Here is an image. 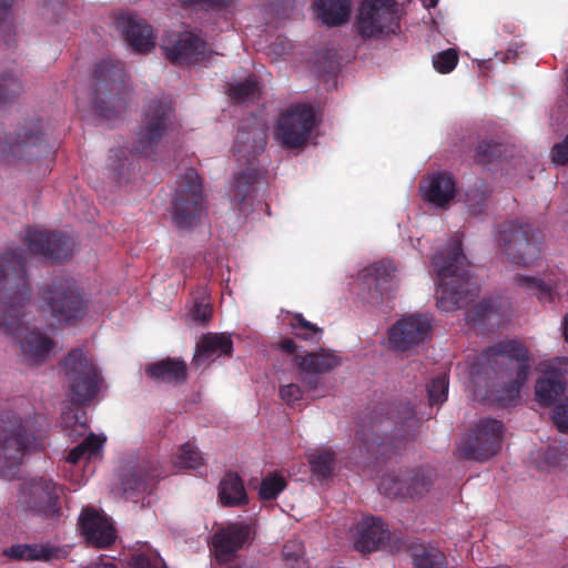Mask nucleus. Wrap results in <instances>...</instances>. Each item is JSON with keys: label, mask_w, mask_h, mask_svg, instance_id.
Listing matches in <instances>:
<instances>
[{"label": "nucleus", "mask_w": 568, "mask_h": 568, "mask_svg": "<svg viewBox=\"0 0 568 568\" xmlns=\"http://www.w3.org/2000/svg\"><path fill=\"white\" fill-rule=\"evenodd\" d=\"M36 425V418H22L13 412L3 414L0 426V475L2 477L13 475L27 453L43 447Z\"/></svg>", "instance_id": "6"}, {"label": "nucleus", "mask_w": 568, "mask_h": 568, "mask_svg": "<svg viewBox=\"0 0 568 568\" xmlns=\"http://www.w3.org/2000/svg\"><path fill=\"white\" fill-rule=\"evenodd\" d=\"M72 404L85 406L97 397L104 382L101 372L82 348L71 349L60 363Z\"/></svg>", "instance_id": "9"}, {"label": "nucleus", "mask_w": 568, "mask_h": 568, "mask_svg": "<svg viewBox=\"0 0 568 568\" xmlns=\"http://www.w3.org/2000/svg\"><path fill=\"white\" fill-rule=\"evenodd\" d=\"M493 305L490 301H481L473 306V308L467 313L468 322H481L486 318L488 313L491 311Z\"/></svg>", "instance_id": "54"}, {"label": "nucleus", "mask_w": 568, "mask_h": 568, "mask_svg": "<svg viewBox=\"0 0 568 568\" xmlns=\"http://www.w3.org/2000/svg\"><path fill=\"white\" fill-rule=\"evenodd\" d=\"M209 52L207 43L193 32L179 37L172 48L168 49V58L175 64H194L203 60Z\"/></svg>", "instance_id": "24"}, {"label": "nucleus", "mask_w": 568, "mask_h": 568, "mask_svg": "<svg viewBox=\"0 0 568 568\" xmlns=\"http://www.w3.org/2000/svg\"><path fill=\"white\" fill-rule=\"evenodd\" d=\"M432 477L423 468L405 470V498H415L429 490Z\"/></svg>", "instance_id": "36"}, {"label": "nucleus", "mask_w": 568, "mask_h": 568, "mask_svg": "<svg viewBox=\"0 0 568 568\" xmlns=\"http://www.w3.org/2000/svg\"><path fill=\"white\" fill-rule=\"evenodd\" d=\"M503 144L494 141H483L475 149V161L479 164H490L497 161L503 153Z\"/></svg>", "instance_id": "44"}, {"label": "nucleus", "mask_w": 568, "mask_h": 568, "mask_svg": "<svg viewBox=\"0 0 568 568\" xmlns=\"http://www.w3.org/2000/svg\"><path fill=\"white\" fill-rule=\"evenodd\" d=\"M287 487L286 479L277 473H270L264 478L258 487V497L264 501L274 500Z\"/></svg>", "instance_id": "42"}, {"label": "nucleus", "mask_w": 568, "mask_h": 568, "mask_svg": "<svg viewBox=\"0 0 568 568\" xmlns=\"http://www.w3.org/2000/svg\"><path fill=\"white\" fill-rule=\"evenodd\" d=\"M282 556L288 568H296L304 558V547L298 541H287L283 546Z\"/></svg>", "instance_id": "50"}, {"label": "nucleus", "mask_w": 568, "mask_h": 568, "mask_svg": "<svg viewBox=\"0 0 568 568\" xmlns=\"http://www.w3.org/2000/svg\"><path fill=\"white\" fill-rule=\"evenodd\" d=\"M542 239L539 229L520 220L499 223L495 233L497 247L509 263L518 266H528L539 257Z\"/></svg>", "instance_id": "8"}, {"label": "nucleus", "mask_w": 568, "mask_h": 568, "mask_svg": "<svg viewBox=\"0 0 568 568\" xmlns=\"http://www.w3.org/2000/svg\"><path fill=\"white\" fill-rule=\"evenodd\" d=\"M414 568H447L446 556L438 548L420 546L413 554Z\"/></svg>", "instance_id": "37"}, {"label": "nucleus", "mask_w": 568, "mask_h": 568, "mask_svg": "<svg viewBox=\"0 0 568 568\" xmlns=\"http://www.w3.org/2000/svg\"><path fill=\"white\" fill-rule=\"evenodd\" d=\"M266 143L267 132L260 122L242 125L237 130L232 151L237 162L247 164L246 169L235 174L232 189V199L241 213L246 214L253 209L254 193L262 179L255 160L264 151Z\"/></svg>", "instance_id": "5"}, {"label": "nucleus", "mask_w": 568, "mask_h": 568, "mask_svg": "<svg viewBox=\"0 0 568 568\" xmlns=\"http://www.w3.org/2000/svg\"><path fill=\"white\" fill-rule=\"evenodd\" d=\"M173 222L180 229L193 227L203 211V192L199 174L191 170L176 181L173 199Z\"/></svg>", "instance_id": "14"}, {"label": "nucleus", "mask_w": 568, "mask_h": 568, "mask_svg": "<svg viewBox=\"0 0 568 568\" xmlns=\"http://www.w3.org/2000/svg\"><path fill=\"white\" fill-rule=\"evenodd\" d=\"M363 276L369 285L368 302L372 305H379L385 298L394 297L398 285L395 267L390 262L382 261L367 266Z\"/></svg>", "instance_id": "21"}, {"label": "nucleus", "mask_w": 568, "mask_h": 568, "mask_svg": "<svg viewBox=\"0 0 568 568\" xmlns=\"http://www.w3.org/2000/svg\"><path fill=\"white\" fill-rule=\"evenodd\" d=\"M565 385V377L559 371L547 372L536 383L537 402L545 407L551 406L564 394Z\"/></svg>", "instance_id": "31"}, {"label": "nucleus", "mask_w": 568, "mask_h": 568, "mask_svg": "<svg viewBox=\"0 0 568 568\" xmlns=\"http://www.w3.org/2000/svg\"><path fill=\"white\" fill-rule=\"evenodd\" d=\"M4 555L14 560L53 561L67 558L68 551L50 544H23L7 548Z\"/></svg>", "instance_id": "25"}, {"label": "nucleus", "mask_w": 568, "mask_h": 568, "mask_svg": "<svg viewBox=\"0 0 568 568\" xmlns=\"http://www.w3.org/2000/svg\"><path fill=\"white\" fill-rule=\"evenodd\" d=\"M295 362L302 373L310 375L324 374L341 365L339 358L325 349L307 353L304 356L295 355Z\"/></svg>", "instance_id": "33"}, {"label": "nucleus", "mask_w": 568, "mask_h": 568, "mask_svg": "<svg viewBox=\"0 0 568 568\" xmlns=\"http://www.w3.org/2000/svg\"><path fill=\"white\" fill-rule=\"evenodd\" d=\"M433 317L428 314H409L388 328V342L395 351L407 352L430 338Z\"/></svg>", "instance_id": "17"}, {"label": "nucleus", "mask_w": 568, "mask_h": 568, "mask_svg": "<svg viewBox=\"0 0 568 568\" xmlns=\"http://www.w3.org/2000/svg\"><path fill=\"white\" fill-rule=\"evenodd\" d=\"M204 464L201 452L191 443L181 445L174 459V465L184 469H199Z\"/></svg>", "instance_id": "41"}, {"label": "nucleus", "mask_w": 568, "mask_h": 568, "mask_svg": "<svg viewBox=\"0 0 568 568\" xmlns=\"http://www.w3.org/2000/svg\"><path fill=\"white\" fill-rule=\"evenodd\" d=\"M175 109L166 97L153 98L144 105L142 124L133 151L149 156L155 152L162 139L175 129Z\"/></svg>", "instance_id": "10"}, {"label": "nucleus", "mask_w": 568, "mask_h": 568, "mask_svg": "<svg viewBox=\"0 0 568 568\" xmlns=\"http://www.w3.org/2000/svg\"><path fill=\"white\" fill-rule=\"evenodd\" d=\"M552 420L560 433H568V403L560 404L554 409Z\"/></svg>", "instance_id": "55"}, {"label": "nucleus", "mask_w": 568, "mask_h": 568, "mask_svg": "<svg viewBox=\"0 0 568 568\" xmlns=\"http://www.w3.org/2000/svg\"><path fill=\"white\" fill-rule=\"evenodd\" d=\"M278 395L288 406H295L302 399L303 390L297 384L282 385Z\"/></svg>", "instance_id": "51"}, {"label": "nucleus", "mask_w": 568, "mask_h": 568, "mask_svg": "<svg viewBox=\"0 0 568 568\" xmlns=\"http://www.w3.org/2000/svg\"><path fill=\"white\" fill-rule=\"evenodd\" d=\"M458 63V53L455 49H446L433 58V65L439 73L452 72Z\"/></svg>", "instance_id": "47"}, {"label": "nucleus", "mask_w": 568, "mask_h": 568, "mask_svg": "<svg viewBox=\"0 0 568 568\" xmlns=\"http://www.w3.org/2000/svg\"><path fill=\"white\" fill-rule=\"evenodd\" d=\"M42 302L60 324H73L82 320L88 303L77 282L69 277H54L40 293Z\"/></svg>", "instance_id": "11"}, {"label": "nucleus", "mask_w": 568, "mask_h": 568, "mask_svg": "<svg viewBox=\"0 0 568 568\" xmlns=\"http://www.w3.org/2000/svg\"><path fill=\"white\" fill-rule=\"evenodd\" d=\"M233 0H185L187 4L202 6L206 11L226 9Z\"/></svg>", "instance_id": "56"}, {"label": "nucleus", "mask_w": 568, "mask_h": 568, "mask_svg": "<svg viewBox=\"0 0 568 568\" xmlns=\"http://www.w3.org/2000/svg\"><path fill=\"white\" fill-rule=\"evenodd\" d=\"M504 425L494 418L480 419L471 435L459 447V455L466 460L486 462L495 456L500 447Z\"/></svg>", "instance_id": "15"}, {"label": "nucleus", "mask_w": 568, "mask_h": 568, "mask_svg": "<svg viewBox=\"0 0 568 568\" xmlns=\"http://www.w3.org/2000/svg\"><path fill=\"white\" fill-rule=\"evenodd\" d=\"M308 384L312 386V387H316V384L317 382L316 381H310Z\"/></svg>", "instance_id": "64"}, {"label": "nucleus", "mask_w": 568, "mask_h": 568, "mask_svg": "<svg viewBox=\"0 0 568 568\" xmlns=\"http://www.w3.org/2000/svg\"><path fill=\"white\" fill-rule=\"evenodd\" d=\"M211 315L212 306L204 302H195L190 312L192 321L199 324L206 323L211 318Z\"/></svg>", "instance_id": "53"}, {"label": "nucleus", "mask_w": 568, "mask_h": 568, "mask_svg": "<svg viewBox=\"0 0 568 568\" xmlns=\"http://www.w3.org/2000/svg\"><path fill=\"white\" fill-rule=\"evenodd\" d=\"M17 507L45 518L60 516L55 483L45 476L32 477L20 484Z\"/></svg>", "instance_id": "13"}, {"label": "nucleus", "mask_w": 568, "mask_h": 568, "mask_svg": "<svg viewBox=\"0 0 568 568\" xmlns=\"http://www.w3.org/2000/svg\"><path fill=\"white\" fill-rule=\"evenodd\" d=\"M26 265L27 255L20 247L0 254V328L18 339L27 362L40 364L54 343L41 332L29 331L22 322L23 308L31 298Z\"/></svg>", "instance_id": "1"}, {"label": "nucleus", "mask_w": 568, "mask_h": 568, "mask_svg": "<svg viewBox=\"0 0 568 568\" xmlns=\"http://www.w3.org/2000/svg\"><path fill=\"white\" fill-rule=\"evenodd\" d=\"M22 91V84L10 72L0 73V105L11 101Z\"/></svg>", "instance_id": "46"}, {"label": "nucleus", "mask_w": 568, "mask_h": 568, "mask_svg": "<svg viewBox=\"0 0 568 568\" xmlns=\"http://www.w3.org/2000/svg\"><path fill=\"white\" fill-rule=\"evenodd\" d=\"M271 49L274 53L278 55L287 54L292 50V43L284 39L278 37L271 45Z\"/></svg>", "instance_id": "57"}, {"label": "nucleus", "mask_w": 568, "mask_h": 568, "mask_svg": "<svg viewBox=\"0 0 568 568\" xmlns=\"http://www.w3.org/2000/svg\"><path fill=\"white\" fill-rule=\"evenodd\" d=\"M39 128V122L33 123L32 128L23 129L17 133L13 141H9L7 136L3 141L0 138V159L8 163L20 160L30 162L33 158H39L44 153L48 154L49 146Z\"/></svg>", "instance_id": "19"}, {"label": "nucleus", "mask_w": 568, "mask_h": 568, "mask_svg": "<svg viewBox=\"0 0 568 568\" xmlns=\"http://www.w3.org/2000/svg\"><path fill=\"white\" fill-rule=\"evenodd\" d=\"M123 169H124V163H119L116 166H114V171H116V173L119 175H122Z\"/></svg>", "instance_id": "63"}, {"label": "nucleus", "mask_w": 568, "mask_h": 568, "mask_svg": "<svg viewBox=\"0 0 568 568\" xmlns=\"http://www.w3.org/2000/svg\"><path fill=\"white\" fill-rule=\"evenodd\" d=\"M314 6L327 27H339L349 20L352 0H315Z\"/></svg>", "instance_id": "34"}, {"label": "nucleus", "mask_w": 568, "mask_h": 568, "mask_svg": "<svg viewBox=\"0 0 568 568\" xmlns=\"http://www.w3.org/2000/svg\"><path fill=\"white\" fill-rule=\"evenodd\" d=\"M12 3L13 0H0V21L6 19Z\"/></svg>", "instance_id": "60"}, {"label": "nucleus", "mask_w": 568, "mask_h": 568, "mask_svg": "<svg viewBox=\"0 0 568 568\" xmlns=\"http://www.w3.org/2000/svg\"><path fill=\"white\" fill-rule=\"evenodd\" d=\"M93 109L104 119L121 116L128 108L130 87L124 65L119 60H102L93 72Z\"/></svg>", "instance_id": "7"}, {"label": "nucleus", "mask_w": 568, "mask_h": 568, "mask_svg": "<svg viewBox=\"0 0 568 568\" xmlns=\"http://www.w3.org/2000/svg\"><path fill=\"white\" fill-rule=\"evenodd\" d=\"M257 82L254 78L250 77L242 82L234 83L230 87V95L237 102H242L257 92Z\"/></svg>", "instance_id": "48"}, {"label": "nucleus", "mask_w": 568, "mask_h": 568, "mask_svg": "<svg viewBox=\"0 0 568 568\" xmlns=\"http://www.w3.org/2000/svg\"><path fill=\"white\" fill-rule=\"evenodd\" d=\"M562 331H564L565 339L568 342V314L564 318Z\"/></svg>", "instance_id": "61"}, {"label": "nucleus", "mask_w": 568, "mask_h": 568, "mask_svg": "<svg viewBox=\"0 0 568 568\" xmlns=\"http://www.w3.org/2000/svg\"><path fill=\"white\" fill-rule=\"evenodd\" d=\"M430 264L438 282L436 305L439 311L463 308L478 296L479 287L469 274L468 261L459 240H454L447 248L435 253Z\"/></svg>", "instance_id": "3"}, {"label": "nucleus", "mask_w": 568, "mask_h": 568, "mask_svg": "<svg viewBox=\"0 0 568 568\" xmlns=\"http://www.w3.org/2000/svg\"><path fill=\"white\" fill-rule=\"evenodd\" d=\"M468 212L473 216H479L485 212V197L481 195L476 204L470 203V199L467 200Z\"/></svg>", "instance_id": "58"}, {"label": "nucleus", "mask_w": 568, "mask_h": 568, "mask_svg": "<svg viewBox=\"0 0 568 568\" xmlns=\"http://www.w3.org/2000/svg\"><path fill=\"white\" fill-rule=\"evenodd\" d=\"M251 528L244 524H233L219 529L212 538L217 559L229 560L248 540Z\"/></svg>", "instance_id": "22"}, {"label": "nucleus", "mask_w": 568, "mask_h": 568, "mask_svg": "<svg viewBox=\"0 0 568 568\" xmlns=\"http://www.w3.org/2000/svg\"><path fill=\"white\" fill-rule=\"evenodd\" d=\"M233 352V342L231 336L219 333H207L196 345V352L193 357V364L199 367L212 356H230Z\"/></svg>", "instance_id": "29"}, {"label": "nucleus", "mask_w": 568, "mask_h": 568, "mask_svg": "<svg viewBox=\"0 0 568 568\" xmlns=\"http://www.w3.org/2000/svg\"><path fill=\"white\" fill-rule=\"evenodd\" d=\"M280 348L286 354H294L297 349V346L293 339L284 338L280 342Z\"/></svg>", "instance_id": "59"}, {"label": "nucleus", "mask_w": 568, "mask_h": 568, "mask_svg": "<svg viewBox=\"0 0 568 568\" xmlns=\"http://www.w3.org/2000/svg\"><path fill=\"white\" fill-rule=\"evenodd\" d=\"M308 463L312 473L318 478L325 479L332 476L335 454L328 449L317 450L308 456Z\"/></svg>", "instance_id": "39"}, {"label": "nucleus", "mask_w": 568, "mask_h": 568, "mask_svg": "<svg viewBox=\"0 0 568 568\" xmlns=\"http://www.w3.org/2000/svg\"><path fill=\"white\" fill-rule=\"evenodd\" d=\"M420 191L426 202L439 207L446 206L455 196V180L446 172L434 174L427 185H422Z\"/></svg>", "instance_id": "28"}, {"label": "nucleus", "mask_w": 568, "mask_h": 568, "mask_svg": "<svg viewBox=\"0 0 568 568\" xmlns=\"http://www.w3.org/2000/svg\"><path fill=\"white\" fill-rule=\"evenodd\" d=\"M438 3V0H424V6L426 8H434Z\"/></svg>", "instance_id": "62"}, {"label": "nucleus", "mask_w": 568, "mask_h": 568, "mask_svg": "<svg viewBox=\"0 0 568 568\" xmlns=\"http://www.w3.org/2000/svg\"><path fill=\"white\" fill-rule=\"evenodd\" d=\"M132 568H168L159 554L139 552L131 558Z\"/></svg>", "instance_id": "49"}, {"label": "nucleus", "mask_w": 568, "mask_h": 568, "mask_svg": "<svg viewBox=\"0 0 568 568\" xmlns=\"http://www.w3.org/2000/svg\"><path fill=\"white\" fill-rule=\"evenodd\" d=\"M291 326L292 333L300 339L313 343H320L322 339L323 328L305 320L301 313L293 315Z\"/></svg>", "instance_id": "38"}, {"label": "nucleus", "mask_w": 568, "mask_h": 568, "mask_svg": "<svg viewBox=\"0 0 568 568\" xmlns=\"http://www.w3.org/2000/svg\"><path fill=\"white\" fill-rule=\"evenodd\" d=\"M155 475L145 467L139 466L133 468L122 479V488L124 493L141 494L150 489L154 483Z\"/></svg>", "instance_id": "35"}, {"label": "nucleus", "mask_w": 568, "mask_h": 568, "mask_svg": "<svg viewBox=\"0 0 568 568\" xmlns=\"http://www.w3.org/2000/svg\"><path fill=\"white\" fill-rule=\"evenodd\" d=\"M315 125L312 106L297 105L283 113L275 129V138L288 149L302 148Z\"/></svg>", "instance_id": "16"}, {"label": "nucleus", "mask_w": 568, "mask_h": 568, "mask_svg": "<svg viewBox=\"0 0 568 568\" xmlns=\"http://www.w3.org/2000/svg\"><path fill=\"white\" fill-rule=\"evenodd\" d=\"M397 13L394 0H362L355 18L356 31L363 39L395 33L399 28Z\"/></svg>", "instance_id": "12"}, {"label": "nucleus", "mask_w": 568, "mask_h": 568, "mask_svg": "<svg viewBox=\"0 0 568 568\" xmlns=\"http://www.w3.org/2000/svg\"><path fill=\"white\" fill-rule=\"evenodd\" d=\"M145 374L155 382L178 385L186 381L187 366L182 359L166 357L148 365Z\"/></svg>", "instance_id": "27"}, {"label": "nucleus", "mask_w": 568, "mask_h": 568, "mask_svg": "<svg viewBox=\"0 0 568 568\" xmlns=\"http://www.w3.org/2000/svg\"><path fill=\"white\" fill-rule=\"evenodd\" d=\"M449 379L448 375L442 373L434 377L427 385V394L429 404L440 405L447 400Z\"/></svg>", "instance_id": "43"}, {"label": "nucleus", "mask_w": 568, "mask_h": 568, "mask_svg": "<svg viewBox=\"0 0 568 568\" xmlns=\"http://www.w3.org/2000/svg\"><path fill=\"white\" fill-rule=\"evenodd\" d=\"M550 158L554 164L565 166L568 165V134L565 139L556 143L550 150Z\"/></svg>", "instance_id": "52"}, {"label": "nucleus", "mask_w": 568, "mask_h": 568, "mask_svg": "<svg viewBox=\"0 0 568 568\" xmlns=\"http://www.w3.org/2000/svg\"><path fill=\"white\" fill-rule=\"evenodd\" d=\"M515 281L518 286L536 295L540 302H551L555 297L561 298L566 294L564 286H566L567 280L549 277L546 281L534 276L517 275Z\"/></svg>", "instance_id": "30"}, {"label": "nucleus", "mask_w": 568, "mask_h": 568, "mask_svg": "<svg viewBox=\"0 0 568 568\" xmlns=\"http://www.w3.org/2000/svg\"><path fill=\"white\" fill-rule=\"evenodd\" d=\"M105 438H101L98 435L91 433L82 443L73 447L67 457V460L71 464H77L83 457H92L101 449Z\"/></svg>", "instance_id": "40"}, {"label": "nucleus", "mask_w": 568, "mask_h": 568, "mask_svg": "<svg viewBox=\"0 0 568 568\" xmlns=\"http://www.w3.org/2000/svg\"><path fill=\"white\" fill-rule=\"evenodd\" d=\"M31 254L53 263H62L72 256L73 241L61 232L28 227L23 240Z\"/></svg>", "instance_id": "18"}, {"label": "nucleus", "mask_w": 568, "mask_h": 568, "mask_svg": "<svg viewBox=\"0 0 568 568\" xmlns=\"http://www.w3.org/2000/svg\"><path fill=\"white\" fill-rule=\"evenodd\" d=\"M531 364L529 352L521 343L499 342L480 354L477 373H493L509 379V383L491 392L493 400L507 407L518 402L520 389L528 381Z\"/></svg>", "instance_id": "4"}, {"label": "nucleus", "mask_w": 568, "mask_h": 568, "mask_svg": "<svg viewBox=\"0 0 568 568\" xmlns=\"http://www.w3.org/2000/svg\"><path fill=\"white\" fill-rule=\"evenodd\" d=\"M379 491L389 498H405V471L400 476L385 475Z\"/></svg>", "instance_id": "45"}, {"label": "nucleus", "mask_w": 568, "mask_h": 568, "mask_svg": "<svg viewBox=\"0 0 568 568\" xmlns=\"http://www.w3.org/2000/svg\"><path fill=\"white\" fill-rule=\"evenodd\" d=\"M219 500L224 507H240L248 503L244 483L237 473L227 471L221 479Z\"/></svg>", "instance_id": "32"}, {"label": "nucleus", "mask_w": 568, "mask_h": 568, "mask_svg": "<svg viewBox=\"0 0 568 568\" xmlns=\"http://www.w3.org/2000/svg\"><path fill=\"white\" fill-rule=\"evenodd\" d=\"M79 528L85 541L95 548L110 547L116 539L112 523L93 508H85L79 517Z\"/></svg>", "instance_id": "20"}, {"label": "nucleus", "mask_w": 568, "mask_h": 568, "mask_svg": "<svg viewBox=\"0 0 568 568\" xmlns=\"http://www.w3.org/2000/svg\"><path fill=\"white\" fill-rule=\"evenodd\" d=\"M125 41L130 48L139 53H145L155 47V34L152 26L143 19L129 16L123 26Z\"/></svg>", "instance_id": "26"}, {"label": "nucleus", "mask_w": 568, "mask_h": 568, "mask_svg": "<svg viewBox=\"0 0 568 568\" xmlns=\"http://www.w3.org/2000/svg\"><path fill=\"white\" fill-rule=\"evenodd\" d=\"M389 541V531L376 517L363 518L356 528L354 547L361 552H373Z\"/></svg>", "instance_id": "23"}, {"label": "nucleus", "mask_w": 568, "mask_h": 568, "mask_svg": "<svg viewBox=\"0 0 568 568\" xmlns=\"http://www.w3.org/2000/svg\"><path fill=\"white\" fill-rule=\"evenodd\" d=\"M416 426L415 410L408 402L378 404L358 424L359 449L376 460L390 458L405 448Z\"/></svg>", "instance_id": "2"}]
</instances>
